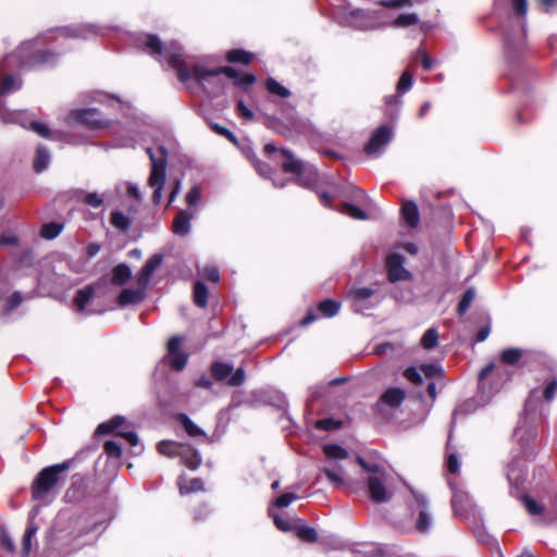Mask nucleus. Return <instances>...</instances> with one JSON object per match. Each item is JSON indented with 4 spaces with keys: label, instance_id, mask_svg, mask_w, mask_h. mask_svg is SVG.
<instances>
[{
    "label": "nucleus",
    "instance_id": "nucleus-27",
    "mask_svg": "<svg viewBox=\"0 0 557 557\" xmlns=\"http://www.w3.org/2000/svg\"><path fill=\"white\" fill-rule=\"evenodd\" d=\"M50 162V153L49 150L44 146H38L36 151V157L34 160V169L37 173L46 170Z\"/></svg>",
    "mask_w": 557,
    "mask_h": 557
},
{
    "label": "nucleus",
    "instance_id": "nucleus-34",
    "mask_svg": "<svg viewBox=\"0 0 557 557\" xmlns=\"http://www.w3.org/2000/svg\"><path fill=\"white\" fill-rule=\"evenodd\" d=\"M212 375L218 380L222 381L226 379L232 372L233 367L224 362H214L211 367Z\"/></svg>",
    "mask_w": 557,
    "mask_h": 557
},
{
    "label": "nucleus",
    "instance_id": "nucleus-29",
    "mask_svg": "<svg viewBox=\"0 0 557 557\" xmlns=\"http://www.w3.org/2000/svg\"><path fill=\"white\" fill-rule=\"evenodd\" d=\"M177 420L189 436H206L205 432L198 425H196L185 413L178 414Z\"/></svg>",
    "mask_w": 557,
    "mask_h": 557
},
{
    "label": "nucleus",
    "instance_id": "nucleus-25",
    "mask_svg": "<svg viewBox=\"0 0 557 557\" xmlns=\"http://www.w3.org/2000/svg\"><path fill=\"white\" fill-rule=\"evenodd\" d=\"M177 485L181 495L203 491V482L201 479L198 478L187 481L184 476H180Z\"/></svg>",
    "mask_w": 557,
    "mask_h": 557
},
{
    "label": "nucleus",
    "instance_id": "nucleus-18",
    "mask_svg": "<svg viewBox=\"0 0 557 557\" xmlns=\"http://www.w3.org/2000/svg\"><path fill=\"white\" fill-rule=\"evenodd\" d=\"M146 287L124 288L117 298L120 307L140 304L146 297Z\"/></svg>",
    "mask_w": 557,
    "mask_h": 557
},
{
    "label": "nucleus",
    "instance_id": "nucleus-62",
    "mask_svg": "<svg viewBox=\"0 0 557 557\" xmlns=\"http://www.w3.org/2000/svg\"><path fill=\"white\" fill-rule=\"evenodd\" d=\"M202 274L206 276V278H208L209 281H211L213 283H218L220 280V273L215 267H210V265L206 267L203 269Z\"/></svg>",
    "mask_w": 557,
    "mask_h": 557
},
{
    "label": "nucleus",
    "instance_id": "nucleus-55",
    "mask_svg": "<svg viewBox=\"0 0 557 557\" xmlns=\"http://www.w3.org/2000/svg\"><path fill=\"white\" fill-rule=\"evenodd\" d=\"M245 371L243 368H238L227 381L230 386H239L245 382Z\"/></svg>",
    "mask_w": 557,
    "mask_h": 557
},
{
    "label": "nucleus",
    "instance_id": "nucleus-42",
    "mask_svg": "<svg viewBox=\"0 0 557 557\" xmlns=\"http://www.w3.org/2000/svg\"><path fill=\"white\" fill-rule=\"evenodd\" d=\"M82 201L86 206L94 208V209L100 208L104 202L103 198L98 193H95V191L84 194L82 197Z\"/></svg>",
    "mask_w": 557,
    "mask_h": 557
},
{
    "label": "nucleus",
    "instance_id": "nucleus-24",
    "mask_svg": "<svg viewBox=\"0 0 557 557\" xmlns=\"http://www.w3.org/2000/svg\"><path fill=\"white\" fill-rule=\"evenodd\" d=\"M94 296L95 288L91 285L78 289L74 297V307L76 311L83 312L87 304L94 298Z\"/></svg>",
    "mask_w": 557,
    "mask_h": 557
},
{
    "label": "nucleus",
    "instance_id": "nucleus-38",
    "mask_svg": "<svg viewBox=\"0 0 557 557\" xmlns=\"http://www.w3.org/2000/svg\"><path fill=\"white\" fill-rule=\"evenodd\" d=\"M419 21L416 13H404L398 15L393 22L389 21V25L395 27H407L417 24Z\"/></svg>",
    "mask_w": 557,
    "mask_h": 557
},
{
    "label": "nucleus",
    "instance_id": "nucleus-14",
    "mask_svg": "<svg viewBox=\"0 0 557 557\" xmlns=\"http://www.w3.org/2000/svg\"><path fill=\"white\" fill-rule=\"evenodd\" d=\"M182 341L181 336H173L168 342V361L177 371L183 370L187 363V355L180 350Z\"/></svg>",
    "mask_w": 557,
    "mask_h": 557
},
{
    "label": "nucleus",
    "instance_id": "nucleus-35",
    "mask_svg": "<svg viewBox=\"0 0 557 557\" xmlns=\"http://www.w3.org/2000/svg\"><path fill=\"white\" fill-rule=\"evenodd\" d=\"M421 345L424 349L430 350L438 345V333L436 329H429L421 338Z\"/></svg>",
    "mask_w": 557,
    "mask_h": 557
},
{
    "label": "nucleus",
    "instance_id": "nucleus-40",
    "mask_svg": "<svg viewBox=\"0 0 557 557\" xmlns=\"http://www.w3.org/2000/svg\"><path fill=\"white\" fill-rule=\"evenodd\" d=\"M475 297V290L474 288H468L465 294L462 295L461 300L458 304V313L460 315L465 314L467 310L470 308L473 299Z\"/></svg>",
    "mask_w": 557,
    "mask_h": 557
},
{
    "label": "nucleus",
    "instance_id": "nucleus-23",
    "mask_svg": "<svg viewBox=\"0 0 557 557\" xmlns=\"http://www.w3.org/2000/svg\"><path fill=\"white\" fill-rule=\"evenodd\" d=\"M401 216L405 223L410 227L419 224L420 215L417 205L413 201H407L403 205Z\"/></svg>",
    "mask_w": 557,
    "mask_h": 557
},
{
    "label": "nucleus",
    "instance_id": "nucleus-41",
    "mask_svg": "<svg viewBox=\"0 0 557 557\" xmlns=\"http://www.w3.org/2000/svg\"><path fill=\"white\" fill-rule=\"evenodd\" d=\"M421 372L424 374V376L429 380L433 379H442L443 377V369L440 364H422L421 366Z\"/></svg>",
    "mask_w": 557,
    "mask_h": 557
},
{
    "label": "nucleus",
    "instance_id": "nucleus-12",
    "mask_svg": "<svg viewBox=\"0 0 557 557\" xmlns=\"http://www.w3.org/2000/svg\"><path fill=\"white\" fill-rule=\"evenodd\" d=\"M393 138V129L387 125L380 126L371 136L368 144L364 146V151L370 156L381 153V150Z\"/></svg>",
    "mask_w": 557,
    "mask_h": 557
},
{
    "label": "nucleus",
    "instance_id": "nucleus-1",
    "mask_svg": "<svg viewBox=\"0 0 557 557\" xmlns=\"http://www.w3.org/2000/svg\"><path fill=\"white\" fill-rule=\"evenodd\" d=\"M136 46L158 61H165L177 71L178 79L183 83L195 78L197 82H206L210 76L226 75L235 85L249 88L256 77L252 74H240L231 66L207 70L201 64H191L184 55L182 47L176 42L163 45L156 35L141 34L135 39Z\"/></svg>",
    "mask_w": 557,
    "mask_h": 557
},
{
    "label": "nucleus",
    "instance_id": "nucleus-21",
    "mask_svg": "<svg viewBox=\"0 0 557 557\" xmlns=\"http://www.w3.org/2000/svg\"><path fill=\"white\" fill-rule=\"evenodd\" d=\"M193 219V214L188 211L181 210L176 216L174 218L172 231L175 235L186 236L189 234L191 225L190 221Z\"/></svg>",
    "mask_w": 557,
    "mask_h": 557
},
{
    "label": "nucleus",
    "instance_id": "nucleus-59",
    "mask_svg": "<svg viewBox=\"0 0 557 557\" xmlns=\"http://www.w3.org/2000/svg\"><path fill=\"white\" fill-rule=\"evenodd\" d=\"M523 502L529 513L540 515L542 512V507L533 498L525 496Z\"/></svg>",
    "mask_w": 557,
    "mask_h": 557
},
{
    "label": "nucleus",
    "instance_id": "nucleus-13",
    "mask_svg": "<svg viewBox=\"0 0 557 557\" xmlns=\"http://www.w3.org/2000/svg\"><path fill=\"white\" fill-rule=\"evenodd\" d=\"M404 262L405 259L400 253L394 252L387 257L386 267L391 282L410 278L411 274L404 268Z\"/></svg>",
    "mask_w": 557,
    "mask_h": 557
},
{
    "label": "nucleus",
    "instance_id": "nucleus-37",
    "mask_svg": "<svg viewBox=\"0 0 557 557\" xmlns=\"http://www.w3.org/2000/svg\"><path fill=\"white\" fill-rule=\"evenodd\" d=\"M265 86L270 94L276 95L281 98H287L290 95L289 90L283 85H281L278 82H276L274 78H268Z\"/></svg>",
    "mask_w": 557,
    "mask_h": 557
},
{
    "label": "nucleus",
    "instance_id": "nucleus-60",
    "mask_svg": "<svg viewBox=\"0 0 557 557\" xmlns=\"http://www.w3.org/2000/svg\"><path fill=\"white\" fill-rule=\"evenodd\" d=\"M317 428L324 431H331L339 428L341 423L333 419H322L317 422Z\"/></svg>",
    "mask_w": 557,
    "mask_h": 557
},
{
    "label": "nucleus",
    "instance_id": "nucleus-53",
    "mask_svg": "<svg viewBox=\"0 0 557 557\" xmlns=\"http://www.w3.org/2000/svg\"><path fill=\"white\" fill-rule=\"evenodd\" d=\"M152 275L153 273L150 272L145 265L143 267V269L140 270V272L138 273L137 275V285H139L140 287H148L151 278H152Z\"/></svg>",
    "mask_w": 557,
    "mask_h": 557
},
{
    "label": "nucleus",
    "instance_id": "nucleus-4",
    "mask_svg": "<svg viewBox=\"0 0 557 557\" xmlns=\"http://www.w3.org/2000/svg\"><path fill=\"white\" fill-rule=\"evenodd\" d=\"M341 22L354 29L370 32L389 26V16L381 8L364 10L347 5L342 13Z\"/></svg>",
    "mask_w": 557,
    "mask_h": 557
},
{
    "label": "nucleus",
    "instance_id": "nucleus-46",
    "mask_svg": "<svg viewBox=\"0 0 557 557\" xmlns=\"http://www.w3.org/2000/svg\"><path fill=\"white\" fill-rule=\"evenodd\" d=\"M104 451L110 457L120 458L122 455V447L115 441H107L104 443Z\"/></svg>",
    "mask_w": 557,
    "mask_h": 557
},
{
    "label": "nucleus",
    "instance_id": "nucleus-33",
    "mask_svg": "<svg viewBox=\"0 0 557 557\" xmlns=\"http://www.w3.org/2000/svg\"><path fill=\"white\" fill-rule=\"evenodd\" d=\"M63 230V224L57 222H50L42 225L40 235L45 239H54Z\"/></svg>",
    "mask_w": 557,
    "mask_h": 557
},
{
    "label": "nucleus",
    "instance_id": "nucleus-57",
    "mask_svg": "<svg viewBox=\"0 0 557 557\" xmlns=\"http://www.w3.org/2000/svg\"><path fill=\"white\" fill-rule=\"evenodd\" d=\"M163 261V256L161 253H156L152 257H150L147 262L145 263V267L152 273L161 265Z\"/></svg>",
    "mask_w": 557,
    "mask_h": 557
},
{
    "label": "nucleus",
    "instance_id": "nucleus-8",
    "mask_svg": "<svg viewBox=\"0 0 557 557\" xmlns=\"http://www.w3.org/2000/svg\"><path fill=\"white\" fill-rule=\"evenodd\" d=\"M69 462H62L42 469L34 481L32 493L35 499L42 498L59 481L62 472L69 469Z\"/></svg>",
    "mask_w": 557,
    "mask_h": 557
},
{
    "label": "nucleus",
    "instance_id": "nucleus-31",
    "mask_svg": "<svg viewBox=\"0 0 557 557\" xmlns=\"http://www.w3.org/2000/svg\"><path fill=\"white\" fill-rule=\"evenodd\" d=\"M194 301L200 308H205L208 302V288L200 281H197L194 285Z\"/></svg>",
    "mask_w": 557,
    "mask_h": 557
},
{
    "label": "nucleus",
    "instance_id": "nucleus-30",
    "mask_svg": "<svg viewBox=\"0 0 557 557\" xmlns=\"http://www.w3.org/2000/svg\"><path fill=\"white\" fill-rule=\"evenodd\" d=\"M524 351L520 348H507L500 354V360L503 363L508 366L517 364L522 358Z\"/></svg>",
    "mask_w": 557,
    "mask_h": 557
},
{
    "label": "nucleus",
    "instance_id": "nucleus-45",
    "mask_svg": "<svg viewBox=\"0 0 557 557\" xmlns=\"http://www.w3.org/2000/svg\"><path fill=\"white\" fill-rule=\"evenodd\" d=\"M343 213L349 215L356 220H366L367 214L357 206L345 203L343 207Z\"/></svg>",
    "mask_w": 557,
    "mask_h": 557
},
{
    "label": "nucleus",
    "instance_id": "nucleus-6",
    "mask_svg": "<svg viewBox=\"0 0 557 557\" xmlns=\"http://www.w3.org/2000/svg\"><path fill=\"white\" fill-rule=\"evenodd\" d=\"M323 451L327 458L322 471L327 480L335 486L345 484V471L337 461L348 459L349 455L345 448L338 445H324Z\"/></svg>",
    "mask_w": 557,
    "mask_h": 557
},
{
    "label": "nucleus",
    "instance_id": "nucleus-61",
    "mask_svg": "<svg viewBox=\"0 0 557 557\" xmlns=\"http://www.w3.org/2000/svg\"><path fill=\"white\" fill-rule=\"evenodd\" d=\"M126 193L138 202L143 200L141 191L138 185L134 183H126Z\"/></svg>",
    "mask_w": 557,
    "mask_h": 557
},
{
    "label": "nucleus",
    "instance_id": "nucleus-3",
    "mask_svg": "<svg viewBox=\"0 0 557 557\" xmlns=\"http://www.w3.org/2000/svg\"><path fill=\"white\" fill-rule=\"evenodd\" d=\"M35 44L36 39L24 41L16 52L7 55L0 64V75L14 66L33 70L39 65L54 64L57 55L50 51H35Z\"/></svg>",
    "mask_w": 557,
    "mask_h": 557
},
{
    "label": "nucleus",
    "instance_id": "nucleus-52",
    "mask_svg": "<svg viewBox=\"0 0 557 557\" xmlns=\"http://www.w3.org/2000/svg\"><path fill=\"white\" fill-rule=\"evenodd\" d=\"M377 4L384 8H405L411 7V0H377Z\"/></svg>",
    "mask_w": 557,
    "mask_h": 557
},
{
    "label": "nucleus",
    "instance_id": "nucleus-9",
    "mask_svg": "<svg viewBox=\"0 0 557 557\" xmlns=\"http://www.w3.org/2000/svg\"><path fill=\"white\" fill-rule=\"evenodd\" d=\"M410 493L412 495V500L409 503V506L412 511H419L416 520V528L420 533H425L432 525V517L429 511V499L423 493L417 490L410 488Z\"/></svg>",
    "mask_w": 557,
    "mask_h": 557
},
{
    "label": "nucleus",
    "instance_id": "nucleus-22",
    "mask_svg": "<svg viewBox=\"0 0 557 557\" xmlns=\"http://www.w3.org/2000/svg\"><path fill=\"white\" fill-rule=\"evenodd\" d=\"M111 225L120 232L127 233L132 226V218L123 211L115 209L110 215Z\"/></svg>",
    "mask_w": 557,
    "mask_h": 557
},
{
    "label": "nucleus",
    "instance_id": "nucleus-56",
    "mask_svg": "<svg viewBox=\"0 0 557 557\" xmlns=\"http://www.w3.org/2000/svg\"><path fill=\"white\" fill-rule=\"evenodd\" d=\"M270 513L273 517L274 524L278 530H281V531L292 530V528H293L292 523L287 519L282 518L281 516L275 515L272 511H270Z\"/></svg>",
    "mask_w": 557,
    "mask_h": 557
},
{
    "label": "nucleus",
    "instance_id": "nucleus-32",
    "mask_svg": "<svg viewBox=\"0 0 557 557\" xmlns=\"http://www.w3.org/2000/svg\"><path fill=\"white\" fill-rule=\"evenodd\" d=\"M341 305L339 302L332 300V299H325L321 301L318 306L319 311L323 317L331 318L337 314L339 311Z\"/></svg>",
    "mask_w": 557,
    "mask_h": 557
},
{
    "label": "nucleus",
    "instance_id": "nucleus-28",
    "mask_svg": "<svg viewBox=\"0 0 557 557\" xmlns=\"http://www.w3.org/2000/svg\"><path fill=\"white\" fill-rule=\"evenodd\" d=\"M124 423V417L122 416H115L111 420L100 423L95 434L96 435H106L110 434L113 431H115L119 426H121Z\"/></svg>",
    "mask_w": 557,
    "mask_h": 557
},
{
    "label": "nucleus",
    "instance_id": "nucleus-58",
    "mask_svg": "<svg viewBox=\"0 0 557 557\" xmlns=\"http://www.w3.org/2000/svg\"><path fill=\"white\" fill-rule=\"evenodd\" d=\"M163 261V256L161 253H156L152 257H150L147 262L145 263V267L152 273L161 265Z\"/></svg>",
    "mask_w": 557,
    "mask_h": 557
},
{
    "label": "nucleus",
    "instance_id": "nucleus-19",
    "mask_svg": "<svg viewBox=\"0 0 557 557\" xmlns=\"http://www.w3.org/2000/svg\"><path fill=\"white\" fill-rule=\"evenodd\" d=\"M448 484L453 491L451 504L457 515H461L462 510L471 508V499L469 495L461 488H458L451 481Z\"/></svg>",
    "mask_w": 557,
    "mask_h": 557
},
{
    "label": "nucleus",
    "instance_id": "nucleus-15",
    "mask_svg": "<svg viewBox=\"0 0 557 557\" xmlns=\"http://www.w3.org/2000/svg\"><path fill=\"white\" fill-rule=\"evenodd\" d=\"M282 154L286 158V160L282 163L283 170L287 173H295L298 174L297 181L304 185L308 186V183L304 178V173L306 170V165L300 160H297L294 154L287 150L282 149Z\"/></svg>",
    "mask_w": 557,
    "mask_h": 557
},
{
    "label": "nucleus",
    "instance_id": "nucleus-64",
    "mask_svg": "<svg viewBox=\"0 0 557 557\" xmlns=\"http://www.w3.org/2000/svg\"><path fill=\"white\" fill-rule=\"evenodd\" d=\"M557 392V381L553 380L547 384V386L544 389V398L549 401L554 398L555 394Z\"/></svg>",
    "mask_w": 557,
    "mask_h": 557
},
{
    "label": "nucleus",
    "instance_id": "nucleus-17",
    "mask_svg": "<svg viewBox=\"0 0 557 557\" xmlns=\"http://www.w3.org/2000/svg\"><path fill=\"white\" fill-rule=\"evenodd\" d=\"M59 36L70 38L87 39L91 36L100 34V29L94 25H82L77 27H64L57 30Z\"/></svg>",
    "mask_w": 557,
    "mask_h": 557
},
{
    "label": "nucleus",
    "instance_id": "nucleus-36",
    "mask_svg": "<svg viewBox=\"0 0 557 557\" xmlns=\"http://www.w3.org/2000/svg\"><path fill=\"white\" fill-rule=\"evenodd\" d=\"M227 60L233 63L248 64L252 60V54L240 49H234L228 51Z\"/></svg>",
    "mask_w": 557,
    "mask_h": 557
},
{
    "label": "nucleus",
    "instance_id": "nucleus-49",
    "mask_svg": "<svg viewBox=\"0 0 557 557\" xmlns=\"http://www.w3.org/2000/svg\"><path fill=\"white\" fill-rule=\"evenodd\" d=\"M404 376L411 383L419 385L422 383V375L414 367H409L404 371Z\"/></svg>",
    "mask_w": 557,
    "mask_h": 557
},
{
    "label": "nucleus",
    "instance_id": "nucleus-50",
    "mask_svg": "<svg viewBox=\"0 0 557 557\" xmlns=\"http://www.w3.org/2000/svg\"><path fill=\"white\" fill-rule=\"evenodd\" d=\"M0 544L10 553H13L15 550L14 542L4 528H1L0 530Z\"/></svg>",
    "mask_w": 557,
    "mask_h": 557
},
{
    "label": "nucleus",
    "instance_id": "nucleus-43",
    "mask_svg": "<svg viewBox=\"0 0 557 557\" xmlns=\"http://www.w3.org/2000/svg\"><path fill=\"white\" fill-rule=\"evenodd\" d=\"M297 535L300 540L309 543H313L318 539L317 531L310 527H300L297 530Z\"/></svg>",
    "mask_w": 557,
    "mask_h": 557
},
{
    "label": "nucleus",
    "instance_id": "nucleus-44",
    "mask_svg": "<svg viewBox=\"0 0 557 557\" xmlns=\"http://www.w3.org/2000/svg\"><path fill=\"white\" fill-rule=\"evenodd\" d=\"M412 75L409 72H404L397 83V92L404 94L408 91L412 86Z\"/></svg>",
    "mask_w": 557,
    "mask_h": 557
},
{
    "label": "nucleus",
    "instance_id": "nucleus-63",
    "mask_svg": "<svg viewBox=\"0 0 557 557\" xmlns=\"http://www.w3.org/2000/svg\"><path fill=\"white\" fill-rule=\"evenodd\" d=\"M236 109L239 116L247 120H251L253 117L252 111L242 100L237 102Z\"/></svg>",
    "mask_w": 557,
    "mask_h": 557
},
{
    "label": "nucleus",
    "instance_id": "nucleus-47",
    "mask_svg": "<svg viewBox=\"0 0 557 557\" xmlns=\"http://www.w3.org/2000/svg\"><path fill=\"white\" fill-rule=\"evenodd\" d=\"M359 465L368 472L371 473V475H383L385 474L384 471H382L381 467L377 463L374 462H367L363 458L358 457Z\"/></svg>",
    "mask_w": 557,
    "mask_h": 557
},
{
    "label": "nucleus",
    "instance_id": "nucleus-20",
    "mask_svg": "<svg viewBox=\"0 0 557 557\" xmlns=\"http://www.w3.org/2000/svg\"><path fill=\"white\" fill-rule=\"evenodd\" d=\"M374 294V290L368 287L355 288L350 292L352 298V306L356 311H362L369 309L372 305L366 304Z\"/></svg>",
    "mask_w": 557,
    "mask_h": 557
},
{
    "label": "nucleus",
    "instance_id": "nucleus-5",
    "mask_svg": "<svg viewBox=\"0 0 557 557\" xmlns=\"http://www.w3.org/2000/svg\"><path fill=\"white\" fill-rule=\"evenodd\" d=\"M146 151L151 161L148 185L153 189L152 202L154 205H159L162 200V190L166 178L168 151L164 146H159L157 152L151 148H147Z\"/></svg>",
    "mask_w": 557,
    "mask_h": 557
},
{
    "label": "nucleus",
    "instance_id": "nucleus-51",
    "mask_svg": "<svg viewBox=\"0 0 557 557\" xmlns=\"http://www.w3.org/2000/svg\"><path fill=\"white\" fill-rule=\"evenodd\" d=\"M201 199V189L199 186H194L186 195V202L189 206H197Z\"/></svg>",
    "mask_w": 557,
    "mask_h": 557
},
{
    "label": "nucleus",
    "instance_id": "nucleus-11",
    "mask_svg": "<svg viewBox=\"0 0 557 557\" xmlns=\"http://www.w3.org/2000/svg\"><path fill=\"white\" fill-rule=\"evenodd\" d=\"M70 117L94 129L103 128L109 125V121L97 109L72 111Z\"/></svg>",
    "mask_w": 557,
    "mask_h": 557
},
{
    "label": "nucleus",
    "instance_id": "nucleus-54",
    "mask_svg": "<svg viewBox=\"0 0 557 557\" xmlns=\"http://www.w3.org/2000/svg\"><path fill=\"white\" fill-rule=\"evenodd\" d=\"M296 499H298V496L296 494L285 493L275 499L274 505L278 508H285Z\"/></svg>",
    "mask_w": 557,
    "mask_h": 557
},
{
    "label": "nucleus",
    "instance_id": "nucleus-7",
    "mask_svg": "<svg viewBox=\"0 0 557 557\" xmlns=\"http://www.w3.org/2000/svg\"><path fill=\"white\" fill-rule=\"evenodd\" d=\"M158 451L164 456L180 457L182 462L191 470H196L201 463L199 453L189 444L162 441L158 444Z\"/></svg>",
    "mask_w": 557,
    "mask_h": 557
},
{
    "label": "nucleus",
    "instance_id": "nucleus-48",
    "mask_svg": "<svg viewBox=\"0 0 557 557\" xmlns=\"http://www.w3.org/2000/svg\"><path fill=\"white\" fill-rule=\"evenodd\" d=\"M22 302V296L20 293H13L7 300L4 307V314H9L12 310L17 308Z\"/></svg>",
    "mask_w": 557,
    "mask_h": 557
},
{
    "label": "nucleus",
    "instance_id": "nucleus-39",
    "mask_svg": "<svg viewBox=\"0 0 557 557\" xmlns=\"http://www.w3.org/2000/svg\"><path fill=\"white\" fill-rule=\"evenodd\" d=\"M37 532V527L29 524L23 536L22 554L24 557L28 556L32 549V541Z\"/></svg>",
    "mask_w": 557,
    "mask_h": 557
},
{
    "label": "nucleus",
    "instance_id": "nucleus-10",
    "mask_svg": "<svg viewBox=\"0 0 557 557\" xmlns=\"http://www.w3.org/2000/svg\"><path fill=\"white\" fill-rule=\"evenodd\" d=\"M369 493L373 502L385 503L392 498L393 492L389 484V475H370L368 479Z\"/></svg>",
    "mask_w": 557,
    "mask_h": 557
},
{
    "label": "nucleus",
    "instance_id": "nucleus-26",
    "mask_svg": "<svg viewBox=\"0 0 557 557\" xmlns=\"http://www.w3.org/2000/svg\"><path fill=\"white\" fill-rule=\"evenodd\" d=\"M132 276V271L129 267L125 263L117 264L112 270V283L114 285H123L125 284Z\"/></svg>",
    "mask_w": 557,
    "mask_h": 557
},
{
    "label": "nucleus",
    "instance_id": "nucleus-2",
    "mask_svg": "<svg viewBox=\"0 0 557 557\" xmlns=\"http://www.w3.org/2000/svg\"><path fill=\"white\" fill-rule=\"evenodd\" d=\"M536 428L522 420L515 429L513 437L520 445V454L522 457L515 459L508 466L507 478L510 484L519 486L527 478L525 460L535 456V449L531 447V443L536 438Z\"/></svg>",
    "mask_w": 557,
    "mask_h": 557
},
{
    "label": "nucleus",
    "instance_id": "nucleus-16",
    "mask_svg": "<svg viewBox=\"0 0 557 557\" xmlns=\"http://www.w3.org/2000/svg\"><path fill=\"white\" fill-rule=\"evenodd\" d=\"M405 397L406 393L404 389L391 387L381 395L380 400L376 403V409L381 411L383 406L397 408L403 404Z\"/></svg>",
    "mask_w": 557,
    "mask_h": 557
}]
</instances>
